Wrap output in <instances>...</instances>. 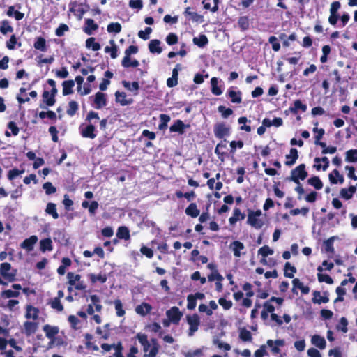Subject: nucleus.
Here are the masks:
<instances>
[{
	"instance_id": "nucleus-1",
	"label": "nucleus",
	"mask_w": 357,
	"mask_h": 357,
	"mask_svg": "<svg viewBox=\"0 0 357 357\" xmlns=\"http://www.w3.org/2000/svg\"><path fill=\"white\" fill-rule=\"evenodd\" d=\"M307 176L308 173L306 171V166L303 163L293 169L291 171V175L286 178V180L292 181L297 185L294 190L298 193V199H301L303 195L305 193V190L300 180H305Z\"/></svg>"
},
{
	"instance_id": "nucleus-2",
	"label": "nucleus",
	"mask_w": 357,
	"mask_h": 357,
	"mask_svg": "<svg viewBox=\"0 0 357 357\" xmlns=\"http://www.w3.org/2000/svg\"><path fill=\"white\" fill-rule=\"evenodd\" d=\"M261 215V211L258 209L256 211L248 210L247 223L251 227L259 229H261L264 222L259 217Z\"/></svg>"
},
{
	"instance_id": "nucleus-3",
	"label": "nucleus",
	"mask_w": 357,
	"mask_h": 357,
	"mask_svg": "<svg viewBox=\"0 0 357 357\" xmlns=\"http://www.w3.org/2000/svg\"><path fill=\"white\" fill-rule=\"evenodd\" d=\"M214 135L218 139H223L231 134V128L225 122L216 123L213 126Z\"/></svg>"
},
{
	"instance_id": "nucleus-4",
	"label": "nucleus",
	"mask_w": 357,
	"mask_h": 357,
	"mask_svg": "<svg viewBox=\"0 0 357 357\" xmlns=\"http://www.w3.org/2000/svg\"><path fill=\"white\" fill-rule=\"evenodd\" d=\"M11 268L10 264L8 262L2 263L0 266L1 275L9 282H13L16 280L15 276L17 271L14 269L10 272Z\"/></svg>"
},
{
	"instance_id": "nucleus-5",
	"label": "nucleus",
	"mask_w": 357,
	"mask_h": 357,
	"mask_svg": "<svg viewBox=\"0 0 357 357\" xmlns=\"http://www.w3.org/2000/svg\"><path fill=\"white\" fill-rule=\"evenodd\" d=\"M186 320L190 326L188 335L191 337L199 328L200 318L197 314H193L192 315H187Z\"/></svg>"
},
{
	"instance_id": "nucleus-6",
	"label": "nucleus",
	"mask_w": 357,
	"mask_h": 357,
	"mask_svg": "<svg viewBox=\"0 0 357 357\" xmlns=\"http://www.w3.org/2000/svg\"><path fill=\"white\" fill-rule=\"evenodd\" d=\"M166 316L172 323L178 325L183 317V312L176 306L172 307L169 310H167Z\"/></svg>"
},
{
	"instance_id": "nucleus-7",
	"label": "nucleus",
	"mask_w": 357,
	"mask_h": 357,
	"mask_svg": "<svg viewBox=\"0 0 357 357\" xmlns=\"http://www.w3.org/2000/svg\"><path fill=\"white\" fill-rule=\"evenodd\" d=\"M135 338L139 341V342L140 343V344L142 347V349L144 351L143 357H149V356H147V354H149V352L151 348V346L148 340V335L145 333H138L135 336Z\"/></svg>"
},
{
	"instance_id": "nucleus-8",
	"label": "nucleus",
	"mask_w": 357,
	"mask_h": 357,
	"mask_svg": "<svg viewBox=\"0 0 357 357\" xmlns=\"http://www.w3.org/2000/svg\"><path fill=\"white\" fill-rule=\"evenodd\" d=\"M79 132L81 135L84 138L93 139L96 137V127L92 123H89L84 127L82 124L79 126Z\"/></svg>"
},
{
	"instance_id": "nucleus-9",
	"label": "nucleus",
	"mask_w": 357,
	"mask_h": 357,
	"mask_svg": "<svg viewBox=\"0 0 357 357\" xmlns=\"http://www.w3.org/2000/svg\"><path fill=\"white\" fill-rule=\"evenodd\" d=\"M70 11L77 13V16L81 19L83 15L89 9L88 4L77 3V1L70 3Z\"/></svg>"
},
{
	"instance_id": "nucleus-10",
	"label": "nucleus",
	"mask_w": 357,
	"mask_h": 357,
	"mask_svg": "<svg viewBox=\"0 0 357 357\" xmlns=\"http://www.w3.org/2000/svg\"><path fill=\"white\" fill-rule=\"evenodd\" d=\"M236 87L231 86L228 89L226 96L230 98L232 103L240 104L242 102V93L241 91H235Z\"/></svg>"
},
{
	"instance_id": "nucleus-11",
	"label": "nucleus",
	"mask_w": 357,
	"mask_h": 357,
	"mask_svg": "<svg viewBox=\"0 0 357 357\" xmlns=\"http://www.w3.org/2000/svg\"><path fill=\"white\" fill-rule=\"evenodd\" d=\"M183 15L186 17H188V20H191L192 22H202L204 21V17L195 11H192L190 7H187L185 8Z\"/></svg>"
},
{
	"instance_id": "nucleus-12",
	"label": "nucleus",
	"mask_w": 357,
	"mask_h": 357,
	"mask_svg": "<svg viewBox=\"0 0 357 357\" xmlns=\"http://www.w3.org/2000/svg\"><path fill=\"white\" fill-rule=\"evenodd\" d=\"M38 241V237L35 235L31 236L29 238H26L21 243L20 247L27 252H31L34 248V245Z\"/></svg>"
},
{
	"instance_id": "nucleus-13",
	"label": "nucleus",
	"mask_w": 357,
	"mask_h": 357,
	"mask_svg": "<svg viewBox=\"0 0 357 357\" xmlns=\"http://www.w3.org/2000/svg\"><path fill=\"white\" fill-rule=\"evenodd\" d=\"M318 125V122L314 123L315 127L313 128V132L315 133L314 136V144L317 146H325V142H321L323 136L325 134V130L323 128H318L317 126Z\"/></svg>"
},
{
	"instance_id": "nucleus-14",
	"label": "nucleus",
	"mask_w": 357,
	"mask_h": 357,
	"mask_svg": "<svg viewBox=\"0 0 357 357\" xmlns=\"http://www.w3.org/2000/svg\"><path fill=\"white\" fill-rule=\"evenodd\" d=\"M153 307L151 304L146 302H142L135 307V312L140 316L145 317L150 314Z\"/></svg>"
},
{
	"instance_id": "nucleus-15",
	"label": "nucleus",
	"mask_w": 357,
	"mask_h": 357,
	"mask_svg": "<svg viewBox=\"0 0 357 357\" xmlns=\"http://www.w3.org/2000/svg\"><path fill=\"white\" fill-rule=\"evenodd\" d=\"M95 108L97 109H101L102 107L107 105V98L105 93L102 92H97L95 94L94 98Z\"/></svg>"
},
{
	"instance_id": "nucleus-16",
	"label": "nucleus",
	"mask_w": 357,
	"mask_h": 357,
	"mask_svg": "<svg viewBox=\"0 0 357 357\" xmlns=\"http://www.w3.org/2000/svg\"><path fill=\"white\" fill-rule=\"evenodd\" d=\"M43 330L45 333V336L51 340H54L55 339V336L59 333V331L58 326H52L49 324L43 326Z\"/></svg>"
},
{
	"instance_id": "nucleus-17",
	"label": "nucleus",
	"mask_w": 357,
	"mask_h": 357,
	"mask_svg": "<svg viewBox=\"0 0 357 357\" xmlns=\"http://www.w3.org/2000/svg\"><path fill=\"white\" fill-rule=\"evenodd\" d=\"M286 159L284 164L288 167H291L296 163V161L298 158V150L296 148H291L289 154L286 155Z\"/></svg>"
},
{
	"instance_id": "nucleus-18",
	"label": "nucleus",
	"mask_w": 357,
	"mask_h": 357,
	"mask_svg": "<svg viewBox=\"0 0 357 357\" xmlns=\"http://www.w3.org/2000/svg\"><path fill=\"white\" fill-rule=\"evenodd\" d=\"M190 125L185 124L181 120H176L169 128L171 132L183 134L185 128H189Z\"/></svg>"
},
{
	"instance_id": "nucleus-19",
	"label": "nucleus",
	"mask_w": 357,
	"mask_h": 357,
	"mask_svg": "<svg viewBox=\"0 0 357 357\" xmlns=\"http://www.w3.org/2000/svg\"><path fill=\"white\" fill-rule=\"evenodd\" d=\"M328 178L331 184H337V183L342 184L344 181L343 175L340 174V172L336 169L329 174Z\"/></svg>"
},
{
	"instance_id": "nucleus-20",
	"label": "nucleus",
	"mask_w": 357,
	"mask_h": 357,
	"mask_svg": "<svg viewBox=\"0 0 357 357\" xmlns=\"http://www.w3.org/2000/svg\"><path fill=\"white\" fill-rule=\"evenodd\" d=\"M98 29V24L94 22L93 19H86L85 20V26L84 28V31L87 35H91L93 31L97 30Z\"/></svg>"
},
{
	"instance_id": "nucleus-21",
	"label": "nucleus",
	"mask_w": 357,
	"mask_h": 357,
	"mask_svg": "<svg viewBox=\"0 0 357 357\" xmlns=\"http://www.w3.org/2000/svg\"><path fill=\"white\" fill-rule=\"evenodd\" d=\"M229 248L233 250L234 255L236 257H240L241 251L245 248L244 244L239 241H234L230 243Z\"/></svg>"
},
{
	"instance_id": "nucleus-22",
	"label": "nucleus",
	"mask_w": 357,
	"mask_h": 357,
	"mask_svg": "<svg viewBox=\"0 0 357 357\" xmlns=\"http://www.w3.org/2000/svg\"><path fill=\"white\" fill-rule=\"evenodd\" d=\"M115 97L116 101L119 102L122 106L130 105L133 102L132 98L129 100L126 98V93L125 92L116 91L115 93Z\"/></svg>"
},
{
	"instance_id": "nucleus-23",
	"label": "nucleus",
	"mask_w": 357,
	"mask_h": 357,
	"mask_svg": "<svg viewBox=\"0 0 357 357\" xmlns=\"http://www.w3.org/2000/svg\"><path fill=\"white\" fill-rule=\"evenodd\" d=\"M149 342L151 344V348L147 356H149V357H156L160 348L158 341L156 338L153 337L151 338Z\"/></svg>"
},
{
	"instance_id": "nucleus-24",
	"label": "nucleus",
	"mask_w": 357,
	"mask_h": 357,
	"mask_svg": "<svg viewBox=\"0 0 357 357\" xmlns=\"http://www.w3.org/2000/svg\"><path fill=\"white\" fill-rule=\"evenodd\" d=\"M70 277L75 279V289L77 290H85L86 285L84 281L81 280V275L79 274H74L73 272H69Z\"/></svg>"
},
{
	"instance_id": "nucleus-25",
	"label": "nucleus",
	"mask_w": 357,
	"mask_h": 357,
	"mask_svg": "<svg viewBox=\"0 0 357 357\" xmlns=\"http://www.w3.org/2000/svg\"><path fill=\"white\" fill-rule=\"evenodd\" d=\"M312 296V301L314 304L327 303L329 302V297L321 296L319 291H314Z\"/></svg>"
},
{
	"instance_id": "nucleus-26",
	"label": "nucleus",
	"mask_w": 357,
	"mask_h": 357,
	"mask_svg": "<svg viewBox=\"0 0 357 357\" xmlns=\"http://www.w3.org/2000/svg\"><path fill=\"white\" fill-rule=\"evenodd\" d=\"M308 185L314 188L315 190H319L322 189L324 184L320 178L317 176H313L307 179Z\"/></svg>"
},
{
	"instance_id": "nucleus-27",
	"label": "nucleus",
	"mask_w": 357,
	"mask_h": 357,
	"mask_svg": "<svg viewBox=\"0 0 357 357\" xmlns=\"http://www.w3.org/2000/svg\"><path fill=\"white\" fill-rule=\"evenodd\" d=\"M62 86L63 96L72 94L73 93V88L75 86V81L73 79L63 81Z\"/></svg>"
},
{
	"instance_id": "nucleus-28",
	"label": "nucleus",
	"mask_w": 357,
	"mask_h": 357,
	"mask_svg": "<svg viewBox=\"0 0 357 357\" xmlns=\"http://www.w3.org/2000/svg\"><path fill=\"white\" fill-rule=\"evenodd\" d=\"M185 213L188 216L197 218L199 215L200 211L195 203H190L185 208Z\"/></svg>"
},
{
	"instance_id": "nucleus-29",
	"label": "nucleus",
	"mask_w": 357,
	"mask_h": 357,
	"mask_svg": "<svg viewBox=\"0 0 357 357\" xmlns=\"http://www.w3.org/2000/svg\"><path fill=\"white\" fill-rule=\"evenodd\" d=\"M312 343L320 349H324L326 347V342L324 337L319 335H314L312 337Z\"/></svg>"
},
{
	"instance_id": "nucleus-30",
	"label": "nucleus",
	"mask_w": 357,
	"mask_h": 357,
	"mask_svg": "<svg viewBox=\"0 0 357 357\" xmlns=\"http://www.w3.org/2000/svg\"><path fill=\"white\" fill-rule=\"evenodd\" d=\"M160 41L159 40H158V39L151 40L149 44V50L150 52H151L153 54H155V53L160 54L162 51V49L160 47Z\"/></svg>"
},
{
	"instance_id": "nucleus-31",
	"label": "nucleus",
	"mask_w": 357,
	"mask_h": 357,
	"mask_svg": "<svg viewBox=\"0 0 357 357\" xmlns=\"http://www.w3.org/2000/svg\"><path fill=\"white\" fill-rule=\"evenodd\" d=\"M116 236L119 239L129 240L130 238V230L126 226H121L117 229Z\"/></svg>"
},
{
	"instance_id": "nucleus-32",
	"label": "nucleus",
	"mask_w": 357,
	"mask_h": 357,
	"mask_svg": "<svg viewBox=\"0 0 357 357\" xmlns=\"http://www.w3.org/2000/svg\"><path fill=\"white\" fill-rule=\"evenodd\" d=\"M40 250L43 252L46 251H52L53 250L52 241L50 238H46L40 240Z\"/></svg>"
},
{
	"instance_id": "nucleus-33",
	"label": "nucleus",
	"mask_w": 357,
	"mask_h": 357,
	"mask_svg": "<svg viewBox=\"0 0 357 357\" xmlns=\"http://www.w3.org/2000/svg\"><path fill=\"white\" fill-rule=\"evenodd\" d=\"M6 15L8 17H14L16 20H21L24 18V14L18 10H15V6H10L8 7Z\"/></svg>"
},
{
	"instance_id": "nucleus-34",
	"label": "nucleus",
	"mask_w": 357,
	"mask_h": 357,
	"mask_svg": "<svg viewBox=\"0 0 357 357\" xmlns=\"http://www.w3.org/2000/svg\"><path fill=\"white\" fill-rule=\"evenodd\" d=\"M33 47L36 50H40L41 52L47 51L45 39L41 36L37 37L36 38V41L34 42Z\"/></svg>"
},
{
	"instance_id": "nucleus-35",
	"label": "nucleus",
	"mask_w": 357,
	"mask_h": 357,
	"mask_svg": "<svg viewBox=\"0 0 357 357\" xmlns=\"http://www.w3.org/2000/svg\"><path fill=\"white\" fill-rule=\"evenodd\" d=\"M218 79L217 77H212L211 79V93L215 96H220L222 93V89L218 86Z\"/></svg>"
},
{
	"instance_id": "nucleus-36",
	"label": "nucleus",
	"mask_w": 357,
	"mask_h": 357,
	"mask_svg": "<svg viewBox=\"0 0 357 357\" xmlns=\"http://www.w3.org/2000/svg\"><path fill=\"white\" fill-rule=\"evenodd\" d=\"M225 149H227V144L222 142L218 143L215 149V153L221 161H223L224 157L227 155V153L222 151Z\"/></svg>"
},
{
	"instance_id": "nucleus-37",
	"label": "nucleus",
	"mask_w": 357,
	"mask_h": 357,
	"mask_svg": "<svg viewBox=\"0 0 357 357\" xmlns=\"http://www.w3.org/2000/svg\"><path fill=\"white\" fill-rule=\"evenodd\" d=\"M24 327L26 334L31 335L37 331L38 324L32 321H26L24 324Z\"/></svg>"
},
{
	"instance_id": "nucleus-38",
	"label": "nucleus",
	"mask_w": 357,
	"mask_h": 357,
	"mask_svg": "<svg viewBox=\"0 0 357 357\" xmlns=\"http://www.w3.org/2000/svg\"><path fill=\"white\" fill-rule=\"evenodd\" d=\"M238 26L242 31H246L250 27V19L248 16H241L238 20Z\"/></svg>"
},
{
	"instance_id": "nucleus-39",
	"label": "nucleus",
	"mask_w": 357,
	"mask_h": 357,
	"mask_svg": "<svg viewBox=\"0 0 357 357\" xmlns=\"http://www.w3.org/2000/svg\"><path fill=\"white\" fill-rule=\"evenodd\" d=\"M239 338L243 342H251L252 340V335L250 331L243 327L239 330Z\"/></svg>"
},
{
	"instance_id": "nucleus-40",
	"label": "nucleus",
	"mask_w": 357,
	"mask_h": 357,
	"mask_svg": "<svg viewBox=\"0 0 357 357\" xmlns=\"http://www.w3.org/2000/svg\"><path fill=\"white\" fill-rule=\"evenodd\" d=\"M45 213L52 215L54 219H57L59 218V214L56 211V205L54 203L49 202L47 204Z\"/></svg>"
},
{
	"instance_id": "nucleus-41",
	"label": "nucleus",
	"mask_w": 357,
	"mask_h": 357,
	"mask_svg": "<svg viewBox=\"0 0 357 357\" xmlns=\"http://www.w3.org/2000/svg\"><path fill=\"white\" fill-rule=\"evenodd\" d=\"M294 105L293 107L289 108V111L294 114L298 113V109H301L302 112H305L307 109V105L303 104L300 100H296Z\"/></svg>"
},
{
	"instance_id": "nucleus-42",
	"label": "nucleus",
	"mask_w": 357,
	"mask_h": 357,
	"mask_svg": "<svg viewBox=\"0 0 357 357\" xmlns=\"http://www.w3.org/2000/svg\"><path fill=\"white\" fill-rule=\"evenodd\" d=\"M38 309L32 306V305H27L26 306V317L27 319L32 318L33 319L36 320L38 317Z\"/></svg>"
},
{
	"instance_id": "nucleus-43",
	"label": "nucleus",
	"mask_w": 357,
	"mask_h": 357,
	"mask_svg": "<svg viewBox=\"0 0 357 357\" xmlns=\"http://www.w3.org/2000/svg\"><path fill=\"white\" fill-rule=\"evenodd\" d=\"M88 277L89 278L90 281L92 284H95L98 281L100 282V283L103 284V283L106 282V281L107 280V275L105 274H104V275L99 274V275H96L94 273H90L88 275Z\"/></svg>"
},
{
	"instance_id": "nucleus-44",
	"label": "nucleus",
	"mask_w": 357,
	"mask_h": 357,
	"mask_svg": "<svg viewBox=\"0 0 357 357\" xmlns=\"http://www.w3.org/2000/svg\"><path fill=\"white\" fill-rule=\"evenodd\" d=\"M109 43L111 44L112 46L111 47L106 46L105 47V52L106 53L109 52L112 59H116L118 56V54H117L118 47L113 40H111L109 41Z\"/></svg>"
},
{
	"instance_id": "nucleus-45",
	"label": "nucleus",
	"mask_w": 357,
	"mask_h": 357,
	"mask_svg": "<svg viewBox=\"0 0 357 357\" xmlns=\"http://www.w3.org/2000/svg\"><path fill=\"white\" fill-rule=\"evenodd\" d=\"M79 109V105L75 100H71L68 102V106L66 110V113L70 116H73L75 115Z\"/></svg>"
},
{
	"instance_id": "nucleus-46",
	"label": "nucleus",
	"mask_w": 357,
	"mask_h": 357,
	"mask_svg": "<svg viewBox=\"0 0 357 357\" xmlns=\"http://www.w3.org/2000/svg\"><path fill=\"white\" fill-rule=\"evenodd\" d=\"M284 275L286 278H293L294 274L296 273V268L295 266H291L289 262H286L284 268Z\"/></svg>"
},
{
	"instance_id": "nucleus-47",
	"label": "nucleus",
	"mask_w": 357,
	"mask_h": 357,
	"mask_svg": "<svg viewBox=\"0 0 357 357\" xmlns=\"http://www.w3.org/2000/svg\"><path fill=\"white\" fill-rule=\"evenodd\" d=\"M193 43L198 47H203L208 44V40L206 35L200 34L199 37H195L193 38Z\"/></svg>"
},
{
	"instance_id": "nucleus-48",
	"label": "nucleus",
	"mask_w": 357,
	"mask_h": 357,
	"mask_svg": "<svg viewBox=\"0 0 357 357\" xmlns=\"http://www.w3.org/2000/svg\"><path fill=\"white\" fill-rule=\"evenodd\" d=\"M348 321L346 317H342L340 318L338 324L336 325L335 328L337 331H342L346 333L348 331Z\"/></svg>"
},
{
	"instance_id": "nucleus-49",
	"label": "nucleus",
	"mask_w": 357,
	"mask_h": 357,
	"mask_svg": "<svg viewBox=\"0 0 357 357\" xmlns=\"http://www.w3.org/2000/svg\"><path fill=\"white\" fill-rule=\"evenodd\" d=\"M0 24V32L3 35H6L8 32L11 33L13 31V26L10 25L9 22L7 20L1 21Z\"/></svg>"
},
{
	"instance_id": "nucleus-50",
	"label": "nucleus",
	"mask_w": 357,
	"mask_h": 357,
	"mask_svg": "<svg viewBox=\"0 0 357 357\" xmlns=\"http://www.w3.org/2000/svg\"><path fill=\"white\" fill-rule=\"evenodd\" d=\"M86 47L91 48L93 51H98L101 48L100 44L96 42L95 38L91 37L86 40Z\"/></svg>"
},
{
	"instance_id": "nucleus-51",
	"label": "nucleus",
	"mask_w": 357,
	"mask_h": 357,
	"mask_svg": "<svg viewBox=\"0 0 357 357\" xmlns=\"http://www.w3.org/2000/svg\"><path fill=\"white\" fill-rule=\"evenodd\" d=\"M122 26L119 22H111L107 25V30L109 33H119L121 31Z\"/></svg>"
},
{
	"instance_id": "nucleus-52",
	"label": "nucleus",
	"mask_w": 357,
	"mask_h": 357,
	"mask_svg": "<svg viewBox=\"0 0 357 357\" xmlns=\"http://www.w3.org/2000/svg\"><path fill=\"white\" fill-rule=\"evenodd\" d=\"M114 307H115V310H116V316L119 317H121L124 316L126 314V312L123 309V304H122L121 300L116 299L114 301Z\"/></svg>"
},
{
	"instance_id": "nucleus-53",
	"label": "nucleus",
	"mask_w": 357,
	"mask_h": 357,
	"mask_svg": "<svg viewBox=\"0 0 357 357\" xmlns=\"http://www.w3.org/2000/svg\"><path fill=\"white\" fill-rule=\"evenodd\" d=\"M346 161L357 162V149H350L346 152Z\"/></svg>"
},
{
	"instance_id": "nucleus-54",
	"label": "nucleus",
	"mask_w": 357,
	"mask_h": 357,
	"mask_svg": "<svg viewBox=\"0 0 357 357\" xmlns=\"http://www.w3.org/2000/svg\"><path fill=\"white\" fill-rule=\"evenodd\" d=\"M19 296V291L11 289L3 290L1 292V296L3 298H17Z\"/></svg>"
},
{
	"instance_id": "nucleus-55",
	"label": "nucleus",
	"mask_w": 357,
	"mask_h": 357,
	"mask_svg": "<svg viewBox=\"0 0 357 357\" xmlns=\"http://www.w3.org/2000/svg\"><path fill=\"white\" fill-rule=\"evenodd\" d=\"M317 280L319 282H326L328 284H333V278L328 274L317 273Z\"/></svg>"
},
{
	"instance_id": "nucleus-56",
	"label": "nucleus",
	"mask_w": 357,
	"mask_h": 357,
	"mask_svg": "<svg viewBox=\"0 0 357 357\" xmlns=\"http://www.w3.org/2000/svg\"><path fill=\"white\" fill-rule=\"evenodd\" d=\"M50 304L52 309L57 310L58 312H61L63 310V305H62L61 300L59 298H54L52 299Z\"/></svg>"
},
{
	"instance_id": "nucleus-57",
	"label": "nucleus",
	"mask_w": 357,
	"mask_h": 357,
	"mask_svg": "<svg viewBox=\"0 0 357 357\" xmlns=\"http://www.w3.org/2000/svg\"><path fill=\"white\" fill-rule=\"evenodd\" d=\"M123 86L129 91H138L139 89V84L138 82H132V84L130 82L123 80L122 81Z\"/></svg>"
},
{
	"instance_id": "nucleus-58",
	"label": "nucleus",
	"mask_w": 357,
	"mask_h": 357,
	"mask_svg": "<svg viewBox=\"0 0 357 357\" xmlns=\"http://www.w3.org/2000/svg\"><path fill=\"white\" fill-rule=\"evenodd\" d=\"M218 110L220 113H221V115L224 119L228 118L230 115L233 114V110L231 108H226L223 105H220L218 107Z\"/></svg>"
},
{
	"instance_id": "nucleus-59",
	"label": "nucleus",
	"mask_w": 357,
	"mask_h": 357,
	"mask_svg": "<svg viewBox=\"0 0 357 357\" xmlns=\"http://www.w3.org/2000/svg\"><path fill=\"white\" fill-rule=\"evenodd\" d=\"M147 328L149 329V331H151V332H153V333H159V336L161 337L162 333H163V331L161 330V326L160 325L157 323V322H153L151 324H149L147 326H146Z\"/></svg>"
},
{
	"instance_id": "nucleus-60",
	"label": "nucleus",
	"mask_w": 357,
	"mask_h": 357,
	"mask_svg": "<svg viewBox=\"0 0 357 357\" xmlns=\"http://www.w3.org/2000/svg\"><path fill=\"white\" fill-rule=\"evenodd\" d=\"M43 188L45 190V194L47 195L54 194L56 192V188L51 182L49 181L43 183Z\"/></svg>"
},
{
	"instance_id": "nucleus-61",
	"label": "nucleus",
	"mask_w": 357,
	"mask_h": 357,
	"mask_svg": "<svg viewBox=\"0 0 357 357\" xmlns=\"http://www.w3.org/2000/svg\"><path fill=\"white\" fill-rule=\"evenodd\" d=\"M273 254V250L270 248L268 245H264L258 250V255H261L263 257H266L268 255Z\"/></svg>"
},
{
	"instance_id": "nucleus-62",
	"label": "nucleus",
	"mask_w": 357,
	"mask_h": 357,
	"mask_svg": "<svg viewBox=\"0 0 357 357\" xmlns=\"http://www.w3.org/2000/svg\"><path fill=\"white\" fill-rule=\"evenodd\" d=\"M24 172V169L20 170L17 168H13L8 171V178L10 181L13 180L17 176L23 174Z\"/></svg>"
},
{
	"instance_id": "nucleus-63",
	"label": "nucleus",
	"mask_w": 357,
	"mask_h": 357,
	"mask_svg": "<svg viewBox=\"0 0 357 357\" xmlns=\"http://www.w3.org/2000/svg\"><path fill=\"white\" fill-rule=\"evenodd\" d=\"M160 118L161 120V123L159 124V126H158L159 129L163 130V129L167 128V123L170 121L169 116L167 114H160Z\"/></svg>"
},
{
	"instance_id": "nucleus-64",
	"label": "nucleus",
	"mask_w": 357,
	"mask_h": 357,
	"mask_svg": "<svg viewBox=\"0 0 357 357\" xmlns=\"http://www.w3.org/2000/svg\"><path fill=\"white\" fill-rule=\"evenodd\" d=\"M178 41V36L174 33H169L166 37V42L169 45H175Z\"/></svg>"
}]
</instances>
